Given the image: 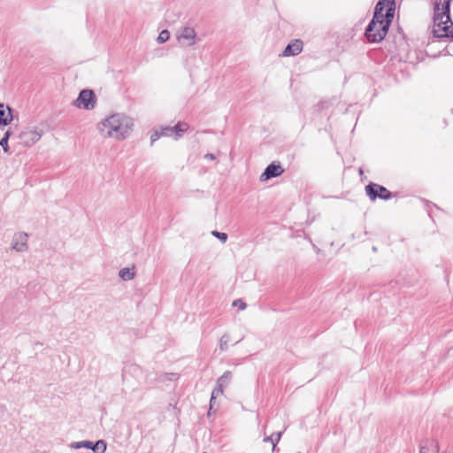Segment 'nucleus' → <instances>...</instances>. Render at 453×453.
I'll return each instance as SVG.
<instances>
[{"mask_svg":"<svg viewBox=\"0 0 453 453\" xmlns=\"http://www.w3.org/2000/svg\"><path fill=\"white\" fill-rule=\"evenodd\" d=\"M395 0H379L373 16L365 30V37L369 43L380 42L387 35L394 19Z\"/></svg>","mask_w":453,"mask_h":453,"instance_id":"f257e3e1","label":"nucleus"},{"mask_svg":"<svg viewBox=\"0 0 453 453\" xmlns=\"http://www.w3.org/2000/svg\"><path fill=\"white\" fill-rule=\"evenodd\" d=\"M451 0H434L433 36L453 41V22L450 17Z\"/></svg>","mask_w":453,"mask_h":453,"instance_id":"f03ea898","label":"nucleus"},{"mask_svg":"<svg viewBox=\"0 0 453 453\" xmlns=\"http://www.w3.org/2000/svg\"><path fill=\"white\" fill-rule=\"evenodd\" d=\"M133 127V119L124 113H114L99 122L97 129L103 136L120 141L129 135Z\"/></svg>","mask_w":453,"mask_h":453,"instance_id":"7ed1b4c3","label":"nucleus"},{"mask_svg":"<svg viewBox=\"0 0 453 453\" xmlns=\"http://www.w3.org/2000/svg\"><path fill=\"white\" fill-rule=\"evenodd\" d=\"M73 104L79 109L93 110L96 104V96L94 90L89 88L81 90Z\"/></svg>","mask_w":453,"mask_h":453,"instance_id":"20e7f679","label":"nucleus"},{"mask_svg":"<svg viewBox=\"0 0 453 453\" xmlns=\"http://www.w3.org/2000/svg\"><path fill=\"white\" fill-rule=\"evenodd\" d=\"M365 193L371 201L377 199L388 201L395 196V195L384 186L374 182H370L365 186Z\"/></svg>","mask_w":453,"mask_h":453,"instance_id":"39448f33","label":"nucleus"},{"mask_svg":"<svg viewBox=\"0 0 453 453\" xmlns=\"http://www.w3.org/2000/svg\"><path fill=\"white\" fill-rule=\"evenodd\" d=\"M70 447L74 449H91L94 453H104L107 448V443L104 440H97L96 441H73L71 443Z\"/></svg>","mask_w":453,"mask_h":453,"instance_id":"423d86ee","label":"nucleus"},{"mask_svg":"<svg viewBox=\"0 0 453 453\" xmlns=\"http://www.w3.org/2000/svg\"><path fill=\"white\" fill-rule=\"evenodd\" d=\"M42 135V131L37 128L26 129L19 134V141L24 146L29 147L37 142Z\"/></svg>","mask_w":453,"mask_h":453,"instance_id":"0eeeda50","label":"nucleus"},{"mask_svg":"<svg viewBox=\"0 0 453 453\" xmlns=\"http://www.w3.org/2000/svg\"><path fill=\"white\" fill-rule=\"evenodd\" d=\"M284 172L280 163L279 161H273L266 166L265 171L259 177L260 181H266L272 178L280 176Z\"/></svg>","mask_w":453,"mask_h":453,"instance_id":"6e6552de","label":"nucleus"},{"mask_svg":"<svg viewBox=\"0 0 453 453\" xmlns=\"http://www.w3.org/2000/svg\"><path fill=\"white\" fill-rule=\"evenodd\" d=\"M28 234L25 232L14 234L12 241V248L19 252L26 251L27 245Z\"/></svg>","mask_w":453,"mask_h":453,"instance_id":"1a4fd4ad","label":"nucleus"},{"mask_svg":"<svg viewBox=\"0 0 453 453\" xmlns=\"http://www.w3.org/2000/svg\"><path fill=\"white\" fill-rule=\"evenodd\" d=\"M177 38L180 42L186 40L188 46H193L196 43V33L193 27H183L178 30Z\"/></svg>","mask_w":453,"mask_h":453,"instance_id":"9d476101","label":"nucleus"},{"mask_svg":"<svg viewBox=\"0 0 453 453\" xmlns=\"http://www.w3.org/2000/svg\"><path fill=\"white\" fill-rule=\"evenodd\" d=\"M303 42L299 39L291 41L282 52L283 57H291L298 55L303 50Z\"/></svg>","mask_w":453,"mask_h":453,"instance_id":"9b49d317","label":"nucleus"},{"mask_svg":"<svg viewBox=\"0 0 453 453\" xmlns=\"http://www.w3.org/2000/svg\"><path fill=\"white\" fill-rule=\"evenodd\" d=\"M232 380V372L230 371H226L218 380L217 385L213 388L212 392L218 395H222L224 389L228 386Z\"/></svg>","mask_w":453,"mask_h":453,"instance_id":"f8f14e48","label":"nucleus"},{"mask_svg":"<svg viewBox=\"0 0 453 453\" xmlns=\"http://www.w3.org/2000/svg\"><path fill=\"white\" fill-rule=\"evenodd\" d=\"M12 109L0 103V126L6 127L12 121Z\"/></svg>","mask_w":453,"mask_h":453,"instance_id":"ddd939ff","label":"nucleus"},{"mask_svg":"<svg viewBox=\"0 0 453 453\" xmlns=\"http://www.w3.org/2000/svg\"><path fill=\"white\" fill-rule=\"evenodd\" d=\"M419 453H439L438 441L434 439H426L422 441Z\"/></svg>","mask_w":453,"mask_h":453,"instance_id":"4468645a","label":"nucleus"},{"mask_svg":"<svg viewBox=\"0 0 453 453\" xmlns=\"http://www.w3.org/2000/svg\"><path fill=\"white\" fill-rule=\"evenodd\" d=\"M162 136H173L172 127H161L159 129L153 130L150 135V144L153 145V143Z\"/></svg>","mask_w":453,"mask_h":453,"instance_id":"2eb2a0df","label":"nucleus"},{"mask_svg":"<svg viewBox=\"0 0 453 453\" xmlns=\"http://www.w3.org/2000/svg\"><path fill=\"white\" fill-rule=\"evenodd\" d=\"M171 127L173 129V134L174 139L178 140L188 129V125L185 122H178L175 126Z\"/></svg>","mask_w":453,"mask_h":453,"instance_id":"dca6fc26","label":"nucleus"},{"mask_svg":"<svg viewBox=\"0 0 453 453\" xmlns=\"http://www.w3.org/2000/svg\"><path fill=\"white\" fill-rule=\"evenodd\" d=\"M282 433L281 432H276L273 433L271 436H266L264 439L265 442H271L272 443V451L274 452L277 449V444L280 440Z\"/></svg>","mask_w":453,"mask_h":453,"instance_id":"f3484780","label":"nucleus"},{"mask_svg":"<svg viewBox=\"0 0 453 453\" xmlns=\"http://www.w3.org/2000/svg\"><path fill=\"white\" fill-rule=\"evenodd\" d=\"M134 267L132 269L130 268H122L121 270H119V276L120 277V279H122L123 280H131L134 278L135 276V273L134 271Z\"/></svg>","mask_w":453,"mask_h":453,"instance_id":"a211bd4d","label":"nucleus"},{"mask_svg":"<svg viewBox=\"0 0 453 453\" xmlns=\"http://www.w3.org/2000/svg\"><path fill=\"white\" fill-rule=\"evenodd\" d=\"M169 38H170L169 31L167 29H164L159 33V35L157 38V41L158 43H164V42H167L169 40Z\"/></svg>","mask_w":453,"mask_h":453,"instance_id":"6ab92c4d","label":"nucleus"},{"mask_svg":"<svg viewBox=\"0 0 453 453\" xmlns=\"http://www.w3.org/2000/svg\"><path fill=\"white\" fill-rule=\"evenodd\" d=\"M228 341H229V336L227 334H224L221 336V338L219 339V348L221 351H226L227 349Z\"/></svg>","mask_w":453,"mask_h":453,"instance_id":"aec40b11","label":"nucleus"},{"mask_svg":"<svg viewBox=\"0 0 453 453\" xmlns=\"http://www.w3.org/2000/svg\"><path fill=\"white\" fill-rule=\"evenodd\" d=\"M211 234L213 236H215L216 238H218L223 243L226 242L227 237H228L226 233L219 232L217 230L212 231Z\"/></svg>","mask_w":453,"mask_h":453,"instance_id":"412c9836","label":"nucleus"},{"mask_svg":"<svg viewBox=\"0 0 453 453\" xmlns=\"http://www.w3.org/2000/svg\"><path fill=\"white\" fill-rule=\"evenodd\" d=\"M233 306H237L240 310H244L247 307V304L242 299H236L233 302Z\"/></svg>","mask_w":453,"mask_h":453,"instance_id":"4be33fe9","label":"nucleus"},{"mask_svg":"<svg viewBox=\"0 0 453 453\" xmlns=\"http://www.w3.org/2000/svg\"><path fill=\"white\" fill-rule=\"evenodd\" d=\"M423 202L426 203V207L427 213H428L429 217H432V216H431V211H430V210H431V208H432V207H435V208H437V209H438V207L436 206V204H434V203H433L432 202H429V201H427V200H426V199H423Z\"/></svg>","mask_w":453,"mask_h":453,"instance_id":"5701e85b","label":"nucleus"},{"mask_svg":"<svg viewBox=\"0 0 453 453\" xmlns=\"http://www.w3.org/2000/svg\"><path fill=\"white\" fill-rule=\"evenodd\" d=\"M219 395L218 394H215L214 392H211V399H210V407H211V410H213V408H215V404H216V398Z\"/></svg>","mask_w":453,"mask_h":453,"instance_id":"b1692460","label":"nucleus"},{"mask_svg":"<svg viewBox=\"0 0 453 453\" xmlns=\"http://www.w3.org/2000/svg\"><path fill=\"white\" fill-rule=\"evenodd\" d=\"M8 141L9 140H6L5 138H2L0 140V146L3 148L4 152H8L9 151Z\"/></svg>","mask_w":453,"mask_h":453,"instance_id":"393cba45","label":"nucleus"},{"mask_svg":"<svg viewBox=\"0 0 453 453\" xmlns=\"http://www.w3.org/2000/svg\"><path fill=\"white\" fill-rule=\"evenodd\" d=\"M165 376L167 377L169 380H174L178 378L177 373H165Z\"/></svg>","mask_w":453,"mask_h":453,"instance_id":"a878e982","label":"nucleus"},{"mask_svg":"<svg viewBox=\"0 0 453 453\" xmlns=\"http://www.w3.org/2000/svg\"><path fill=\"white\" fill-rule=\"evenodd\" d=\"M327 105V103L326 102H319L318 103V104L316 105V107L318 108V111H321L323 110L326 106Z\"/></svg>","mask_w":453,"mask_h":453,"instance_id":"bb28decb","label":"nucleus"},{"mask_svg":"<svg viewBox=\"0 0 453 453\" xmlns=\"http://www.w3.org/2000/svg\"><path fill=\"white\" fill-rule=\"evenodd\" d=\"M205 158L214 160L216 158L215 155L213 153H207L204 156Z\"/></svg>","mask_w":453,"mask_h":453,"instance_id":"cd10ccee","label":"nucleus"},{"mask_svg":"<svg viewBox=\"0 0 453 453\" xmlns=\"http://www.w3.org/2000/svg\"><path fill=\"white\" fill-rule=\"evenodd\" d=\"M11 134H12V132H11V130L9 129V130H7V131L4 133V136H3L2 138H5L6 140H9V138H10Z\"/></svg>","mask_w":453,"mask_h":453,"instance_id":"c85d7f7f","label":"nucleus"},{"mask_svg":"<svg viewBox=\"0 0 453 453\" xmlns=\"http://www.w3.org/2000/svg\"><path fill=\"white\" fill-rule=\"evenodd\" d=\"M217 408H213V410H211V407L208 410L207 416L210 417L211 414L216 413Z\"/></svg>","mask_w":453,"mask_h":453,"instance_id":"c756f323","label":"nucleus"},{"mask_svg":"<svg viewBox=\"0 0 453 453\" xmlns=\"http://www.w3.org/2000/svg\"><path fill=\"white\" fill-rule=\"evenodd\" d=\"M372 250L375 252L377 251V248L375 246L372 247Z\"/></svg>","mask_w":453,"mask_h":453,"instance_id":"7c9ffc66","label":"nucleus"}]
</instances>
